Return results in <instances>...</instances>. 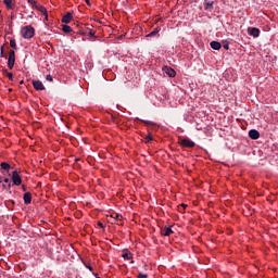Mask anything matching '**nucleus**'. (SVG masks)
<instances>
[{
    "label": "nucleus",
    "mask_w": 278,
    "mask_h": 278,
    "mask_svg": "<svg viewBox=\"0 0 278 278\" xmlns=\"http://www.w3.org/2000/svg\"><path fill=\"white\" fill-rule=\"evenodd\" d=\"M35 34H36V29H34V26H31V25L24 26L22 28V36L26 40H29L30 38H34Z\"/></svg>",
    "instance_id": "f257e3e1"
},
{
    "label": "nucleus",
    "mask_w": 278,
    "mask_h": 278,
    "mask_svg": "<svg viewBox=\"0 0 278 278\" xmlns=\"http://www.w3.org/2000/svg\"><path fill=\"white\" fill-rule=\"evenodd\" d=\"M15 62H16V53L14 52V50H10L9 58H8V67L10 68V71L14 68Z\"/></svg>",
    "instance_id": "f03ea898"
},
{
    "label": "nucleus",
    "mask_w": 278,
    "mask_h": 278,
    "mask_svg": "<svg viewBox=\"0 0 278 278\" xmlns=\"http://www.w3.org/2000/svg\"><path fill=\"white\" fill-rule=\"evenodd\" d=\"M178 144L182 149H192L193 147H195L197 143H194V141H192V140H179Z\"/></svg>",
    "instance_id": "7ed1b4c3"
},
{
    "label": "nucleus",
    "mask_w": 278,
    "mask_h": 278,
    "mask_svg": "<svg viewBox=\"0 0 278 278\" xmlns=\"http://www.w3.org/2000/svg\"><path fill=\"white\" fill-rule=\"evenodd\" d=\"M12 182L13 186H21V184H23V179L21 178V175H18L17 170L12 173Z\"/></svg>",
    "instance_id": "20e7f679"
},
{
    "label": "nucleus",
    "mask_w": 278,
    "mask_h": 278,
    "mask_svg": "<svg viewBox=\"0 0 278 278\" xmlns=\"http://www.w3.org/2000/svg\"><path fill=\"white\" fill-rule=\"evenodd\" d=\"M35 10L41 12V14L45 15L46 20L49 18V14H47V8H45L43 5L37 4L35 5Z\"/></svg>",
    "instance_id": "39448f33"
},
{
    "label": "nucleus",
    "mask_w": 278,
    "mask_h": 278,
    "mask_svg": "<svg viewBox=\"0 0 278 278\" xmlns=\"http://www.w3.org/2000/svg\"><path fill=\"white\" fill-rule=\"evenodd\" d=\"M249 138H251V140H257L260 138V131L256 129H251L249 131Z\"/></svg>",
    "instance_id": "423d86ee"
},
{
    "label": "nucleus",
    "mask_w": 278,
    "mask_h": 278,
    "mask_svg": "<svg viewBox=\"0 0 278 278\" xmlns=\"http://www.w3.org/2000/svg\"><path fill=\"white\" fill-rule=\"evenodd\" d=\"M72 21H73V14H71V12H67L62 17V23H65L66 25H68V23H71Z\"/></svg>",
    "instance_id": "0eeeda50"
},
{
    "label": "nucleus",
    "mask_w": 278,
    "mask_h": 278,
    "mask_svg": "<svg viewBox=\"0 0 278 278\" xmlns=\"http://www.w3.org/2000/svg\"><path fill=\"white\" fill-rule=\"evenodd\" d=\"M35 90H45V85L40 80H33Z\"/></svg>",
    "instance_id": "6e6552de"
},
{
    "label": "nucleus",
    "mask_w": 278,
    "mask_h": 278,
    "mask_svg": "<svg viewBox=\"0 0 278 278\" xmlns=\"http://www.w3.org/2000/svg\"><path fill=\"white\" fill-rule=\"evenodd\" d=\"M111 218H114V220H116L117 225H123V215H121L118 213H113L111 215Z\"/></svg>",
    "instance_id": "1a4fd4ad"
},
{
    "label": "nucleus",
    "mask_w": 278,
    "mask_h": 278,
    "mask_svg": "<svg viewBox=\"0 0 278 278\" xmlns=\"http://www.w3.org/2000/svg\"><path fill=\"white\" fill-rule=\"evenodd\" d=\"M3 3L7 10H14V8H16V3H14L12 0H3Z\"/></svg>",
    "instance_id": "9d476101"
},
{
    "label": "nucleus",
    "mask_w": 278,
    "mask_h": 278,
    "mask_svg": "<svg viewBox=\"0 0 278 278\" xmlns=\"http://www.w3.org/2000/svg\"><path fill=\"white\" fill-rule=\"evenodd\" d=\"M249 35L253 38H260V28L252 27L249 29Z\"/></svg>",
    "instance_id": "9b49d317"
},
{
    "label": "nucleus",
    "mask_w": 278,
    "mask_h": 278,
    "mask_svg": "<svg viewBox=\"0 0 278 278\" xmlns=\"http://www.w3.org/2000/svg\"><path fill=\"white\" fill-rule=\"evenodd\" d=\"M160 31H162V28L156 27L153 29V31H151L150 34L147 35V38H155V36H157L160 34Z\"/></svg>",
    "instance_id": "f8f14e48"
},
{
    "label": "nucleus",
    "mask_w": 278,
    "mask_h": 278,
    "mask_svg": "<svg viewBox=\"0 0 278 278\" xmlns=\"http://www.w3.org/2000/svg\"><path fill=\"white\" fill-rule=\"evenodd\" d=\"M173 233V229L170 227L161 228V235L168 237Z\"/></svg>",
    "instance_id": "ddd939ff"
},
{
    "label": "nucleus",
    "mask_w": 278,
    "mask_h": 278,
    "mask_svg": "<svg viewBox=\"0 0 278 278\" xmlns=\"http://www.w3.org/2000/svg\"><path fill=\"white\" fill-rule=\"evenodd\" d=\"M165 73L166 75H168V77H175L177 75V72L168 66L165 67Z\"/></svg>",
    "instance_id": "4468645a"
},
{
    "label": "nucleus",
    "mask_w": 278,
    "mask_h": 278,
    "mask_svg": "<svg viewBox=\"0 0 278 278\" xmlns=\"http://www.w3.org/2000/svg\"><path fill=\"white\" fill-rule=\"evenodd\" d=\"M23 200L25 205H29L31 203V194L29 192L24 193Z\"/></svg>",
    "instance_id": "2eb2a0df"
},
{
    "label": "nucleus",
    "mask_w": 278,
    "mask_h": 278,
    "mask_svg": "<svg viewBox=\"0 0 278 278\" xmlns=\"http://www.w3.org/2000/svg\"><path fill=\"white\" fill-rule=\"evenodd\" d=\"M141 123H143L146 125V127H149V128H155L157 127V124H155L154 122H151V121H144L142 119Z\"/></svg>",
    "instance_id": "dca6fc26"
},
{
    "label": "nucleus",
    "mask_w": 278,
    "mask_h": 278,
    "mask_svg": "<svg viewBox=\"0 0 278 278\" xmlns=\"http://www.w3.org/2000/svg\"><path fill=\"white\" fill-rule=\"evenodd\" d=\"M210 46H211V48H213L215 51L220 50V47H223V45H220V42H218V41H212V42L210 43Z\"/></svg>",
    "instance_id": "f3484780"
},
{
    "label": "nucleus",
    "mask_w": 278,
    "mask_h": 278,
    "mask_svg": "<svg viewBox=\"0 0 278 278\" xmlns=\"http://www.w3.org/2000/svg\"><path fill=\"white\" fill-rule=\"evenodd\" d=\"M122 257H124V260H134V254H131V252L129 251H124V253L122 254Z\"/></svg>",
    "instance_id": "a211bd4d"
},
{
    "label": "nucleus",
    "mask_w": 278,
    "mask_h": 278,
    "mask_svg": "<svg viewBox=\"0 0 278 278\" xmlns=\"http://www.w3.org/2000/svg\"><path fill=\"white\" fill-rule=\"evenodd\" d=\"M0 58H4L8 60V54L5 53V46H1L0 48Z\"/></svg>",
    "instance_id": "6ab92c4d"
},
{
    "label": "nucleus",
    "mask_w": 278,
    "mask_h": 278,
    "mask_svg": "<svg viewBox=\"0 0 278 278\" xmlns=\"http://www.w3.org/2000/svg\"><path fill=\"white\" fill-rule=\"evenodd\" d=\"M214 8V2L208 1L204 3V10H212Z\"/></svg>",
    "instance_id": "aec40b11"
},
{
    "label": "nucleus",
    "mask_w": 278,
    "mask_h": 278,
    "mask_svg": "<svg viewBox=\"0 0 278 278\" xmlns=\"http://www.w3.org/2000/svg\"><path fill=\"white\" fill-rule=\"evenodd\" d=\"M0 166L2 170H10L11 168L10 163H7V162H2Z\"/></svg>",
    "instance_id": "412c9836"
},
{
    "label": "nucleus",
    "mask_w": 278,
    "mask_h": 278,
    "mask_svg": "<svg viewBox=\"0 0 278 278\" xmlns=\"http://www.w3.org/2000/svg\"><path fill=\"white\" fill-rule=\"evenodd\" d=\"M62 29L64 34H71V31H73V28H71L68 25H63Z\"/></svg>",
    "instance_id": "4be33fe9"
},
{
    "label": "nucleus",
    "mask_w": 278,
    "mask_h": 278,
    "mask_svg": "<svg viewBox=\"0 0 278 278\" xmlns=\"http://www.w3.org/2000/svg\"><path fill=\"white\" fill-rule=\"evenodd\" d=\"M3 74L7 75V77L10 79V81H12V79H13L12 73L8 72V70H3Z\"/></svg>",
    "instance_id": "5701e85b"
},
{
    "label": "nucleus",
    "mask_w": 278,
    "mask_h": 278,
    "mask_svg": "<svg viewBox=\"0 0 278 278\" xmlns=\"http://www.w3.org/2000/svg\"><path fill=\"white\" fill-rule=\"evenodd\" d=\"M10 47L13 48V49H17V47H16V40L11 39V40H10Z\"/></svg>",
    "instance_id": "b1692460"
},
{
    "label": "nucleus",
    "mask_w": 278,
    "mask_h": 278,
    "mask_svg": "<svg viewBox=\"0 0 278 278\" xmlns=\"http://www.w3.org/2000/svg\"><path fill=\"white\" fill-rule=\"evenodd\" d=\"M112 121H113V123L118 125L121 123V117L112 116Z\"/></svg>",
    "instance_id": "393cba45"
},
{
    "label": "nucleus",
    "mask_w": 278,
    "mask_h": 278,
    "mask_svg": "<svg viewBox=\"0 0 278 278\" xmlns=\"http://www.w3.org/2000/svg\"><path fill=\"white\" fill-rule=\"evenodd\" d=\"M46 80L47 81H53V76H51V74L47 75Z\"/></svg>",
    "instance_id": "a878e982"
},
{
    "label": "nucleus",
    "mask_w": 278,
    "mask_h": 278,
    "mask_svg": "<svg viewBox=\"0 0 278 278\" xmlns=\"http://www.w3.org/2000/svg\"><path fill=\"white\" fill-rule=\"evenodd\" d=\"M28 3H30V5H33V8H36V5H38L35 0H29Z\"/></svg>",
    "instance_id": "bb28decb"
},
{
    "label": "nucleus",
    "mask_w": 278,
    "mask_h": 278,
    "mask_svg": "<svg viewBox=\"0 0 278 278\" xmlns=\"http://www.w3.org/2000/svg\"><path fill=\"white\" fill-rule=\"evenodd\" d=\"M4 184H9V188L12 187V182H10V178H4Z\"/></svg>",
    "instance_id": "cd10ccee"
},
{
    "label": "nucleus",
    "mask_w": 278,
    "mask_h": 278,
    "mask_svg": "<svg viewBox=\"0 0 278 278\" xmlns=\"http://www.w3.org/2000/svg\"><path fill=\"white\" fill-rule=\"evenodd\" d=\"M147 140H153V135L151 132L148 134Z\"/></svg>",
    "instance_id": "c85d7f7f"
},
{
    "label": "nucleus",
    "mask_w": 278,
    "mask_h": 278,
    "mask_svg": "<svg viewBox=\"0 0 278 278\" xmlns=\"http://www.w3.org/2000/svg\"><path fill=\"white\" fill-rule=\"evenodd\" d=\"M223 48H224L226 51H229V43H225V45L223 46Z\"/></svg>",
    "instance_id": "c756f323"
},
{
    "label": "nucleus",
    "mask_w": 278,
    "mask_h": 278,
    "mask_svg": "<svg viewBox=\"0 0 278 278\" xmlns=\"http://www.w3.org/2000/svg\"><path fill=\"white\" fill-rule=\"evenodd\" d=\"M98 227H101V229H104V228H105V226H104L103 223H101V222H98Z\"/></svg>",
    "instance_id": "7c9ffc66"
},
{
    "label": "nucleus",
    "mask_w": 278,
    "mask_h": 278,
    "mask_svg": "<svg viewBox=\"0 0 278 278\" xmlns=\"http://www.w3.org/2000/svg\"><path fill=\"white\" fill-rule=\"evenodd\" d=\"M147 274H139L138 278H147Z\"/></svg>",
    "instance_id": "2f4dec72"
},
{
    "label": "nucleus",
    "mask_w": 278,
    "mask_h": 278,
    "mask_svg": "<svg viewBox=\"0 0 278 278\" xmlns=\"http://www.w3.org/2000/svg\"><path fill=\"white\" fill-rule=\"evenodd\" d=\"M89 36H90L91 38H94V31L90 30V31H89Z\"/></svg>",
    "instance_id": "473e14b6"
},
{
    "label": "nucleus",
    "mask_w": 278,
    "mask_h": 278,
    "mask_svg": "<svg viewBox=\"0 0 278 278\" xmlns=\"http://www.w3.org/2000/svg\"><path fill=\"white\" fill-rule=\"evenodd\" d=\"M86 268H88L89 270H90V273H92V266H90V265H86Z\"/></svg>",
    "instance_id": "72a5a7b5"
},
{
    "label": "nucleus",
    "mask_w": 278,
    "mask_h": 278,
    "mask_svg": "<svg viewBox=\"0 0 278 278\" xmlns=\"http://www.w3.org/2000/svg\"><path fill=\"white\" fill-rule=\"evenodd\" d=\"M22 189L24 192H27V187H25V185L22 186Z\"/></svg>",
    "instance_id": "f704fd0d"
},
{
    "label": "nucleus",
    "mask_w": 278,
    "mask_h": 278,
    "mask_svg": "<svg viewBox=\"0 0 278 278\" xmlns=\"http://www.w3.org/2000/svg\"><path fill=\"white\" fill-rule=\"evenodd\" d=\"M87 5H90V0H86Z\"/></svg>",
    "instance_id": "c9c22d12"
},
{
    "label": "nucleus",
    "mask_w": 278,
    "mask_h": 278,
    "mask_svg": "<svg viewBox=\"0 0 278 278\" xmlns=\"http://www.w3.org/2000/svg\"><path fill=\"white\" fill-rule=\"evenodd\" d=\"M0 184H3V178L0 176Z\"/></svg>",
    "instance_id": "e433bc0d"
},
{
    "label": "nucleus",
    "mask_w": 278,
    "mask_h": 278,
    "mask_svg": "<svg viewBox=\"0 0 278 278\" xmlns=\"http://www.w3.org/2000/svg\"><path fill=\"white\" fill-rule=\"evenodd\" d=\"M181 207L186 208V207H188V205H186V204H181Z\"/></svg>",
    "instance_id": "4c0bfd02"
},
{
    "label": "nucleus",
    "mask_w": 278,
    "mask_h": 278,
    "mask_svg": "<svg viewBox=\"0 0 278 278\" xmlns=\"http://www.w3.org/2000/svg\"><path fill=\"white\" fill-rule=\"evenodd\" d=\"M20 84L23 85V84H25V81H24V80H21Z\"/></svg>",
    "instance_id": "58836bf2"
},
{
    "label": "nucleus",
    "mask_w": 278,
    "mask_h": 278,
    "mask_svg": "<svg viewBox=\"0 0 278 278\" xmlns=\"http://www.w3.org/2000/svg\"><path fill=\"white\" fill-rule=\"evenodd\" d=\"M81 159H75V162H79Z\"/></svg>",
    "instance_id": "ea45409f"
},
{
    "label": "nucleus",
    "mask_w": 278,
    "mask_h": 278,
    "mask_svg": "<svg viewBox=\"0 0 278 278\" xmlns=\"http://www.w3.org/2000/svg\"><path fill=\"white\" fill-rule=\"evenodd\" d=\"M2 188H5V185H2Z\"/></svg>",
    "instance_id": "a19ab883"
},
{
    "label": "nucleus",
    "mask_w": 278,
    "mask_h": 278,
    "mask_svg": "<svg viewBox=\"0 0 278 278\" xmlns=\"http://www.w3.org/2000/svg\"><path fill=\"white\" fill-rule=\"evenodd\" d=\"M83 140H86V138H83Z\"/></svg>",
    "instance_id": "79ce46f5"
}]
</instances>
